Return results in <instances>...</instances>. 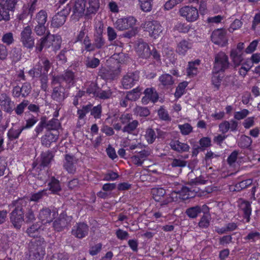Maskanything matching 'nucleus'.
Here are the masks:
<instances>
[{
	"mask_svg": "<svg viewBox=\"0 0 260 260\" xmlns=\"http://www.w3.org/2000/svg\"><path fill=\"white\" fill-rule=\"evenodd\" d=\"M46 245V241L41 237L31 240L29 244L28 260H43Z\"/></svg>",
	"mask_w": 260,
	"mask_h": 260,
	"instance_id": "obj_1",
	"label": "nucleus"
},
{
	"mask_svg": "<svg viewBox=\"0 0 260 260\" xmlns=\"http://www.w3.org/2000/svg\"><path fill=\"white\" fill-rule=\"evenodd\" d=\"M72 220V216H69L66 212H63L53 221L52 228L55 232H62L71 225Z\"/></svg>",
	"mask_w": 260,
	"mask_h": 260,
	"instance_id": "obj_2",
	"label": "nucleus"
},
{
	"mask_svg": "<svg viewBox=\"0 0 260 260\" xmlns=\"http://www.w3.org/2000/svg\"><path fill=\"white\" fill-rule=\"evenodd\" d=\"M230 62L228 55L223 52H219L215 55L213 71L223 72L229 69Z\"/></svg>",
	"mask_w": 260,
	"mask_h": 260,
	"instance_id": "obj_3",
	"label": "nucleus"
},
{
	"mask_svg": "<svg viewBox=\"0 0 260 260\" xmlns=\"http://www.w3.org/2000/svg\"><path fill=\"white\" fill-rule=\"evenodd\" d=\"M67 6L71 7L72 12L71 17L73 19L79 20L84 14L85 15V0H74Z\"/></svg>",
	"mask_w": 260,
	"mask_h": 260,
	"instance_id": "obj_4",
	"label": "nucleus"
},
{
	"mask_svg": "<svg viewBox=\"0 0 260 260\" xmlns=\"http://www.w3.org/2000/svg\"><path fill=\"white\" fill-rule=\"evenodd\" d=\"M119 119L121 124L125 125L122 129V132L128 134H133L139 125L138 121L133 120L132 115L130 114L121 115Z\"/></svg>",
	"mask_w": 260,
	"mask_h": 260,
	"instance_id": "obj_5",
	"label": "nucleus"
},
{
	"mask_svg": "<svg viewBox=\"0 0 260 260\" xmlns=\"http://www.w3.org/2000/svg\"><path fill=\"white\" fill-rule=\"evenodd\" d=\"M32 34V28L29 25L24 27L20 33V42L27 49H32L35 46V38Z\"/></svg>",
	"mask_w": 260,
	"mask_h": 260,
	"instance_id": "obj_6",
	"label": "nucleus"
},
{
	"mask_svg": "<svg viewBox=\"0 0 260 260\" xmlns=\"http://www.w3.org/2000/svg\"><path fill=\"white\" fill-rule=\"evenodd\" d=\"M71 11V7L67 6L64 9L57 12L53 17L51 21V26L58 28L63 25L67 16Z\"/></svg>",
	"mask_w": 260,
	"mask_h": 260,
	"instance_id": "obj_7",
	"label": "nucleus"
},
{
	"mask_svg": "<svg viewBox=\"0 0 260 260\" xmlns=\"http://www.w3.org/2000/svg\"><path fill=\"white\" fill-rule=\"evenodd\" d=\"M180 15L188 22H193L199 18V12L196 7L189 6L183 7L179 10Z\"/></svg>",
	"mask_w": 260,
	"mask_h": 260,
	"instance_id": "obj_8",
	"label": "nucleus"
},
{
	"mask_svg": "<svg viewBox=\"0 0 260 260\" xmlns=\"http://www.w3.org/2000/svg\"><path fill=\"white\" fill-rule=\"evenodd\" d=\"M144 28L146 31L149 32V35L154 38H156L162 31V27L160 24L156 21H146Z\"/></svg>",
	"mask_w": 260,
	"mask_h": 260,
	"instance_id": "obj_9",
	"label": "nucleus"
},
{
	"mask_svg": "<svg viewBox=\"0 0 260 260\" xmlns=\"http://www.w3.org/2000/svg\"><path fill=\"white\" fill-rule=\"evenodd\" d=\"M57 213L58 211L56 208L51 210L49 208L44 207L40 210L38 217L42 222L50 223L55 218Z\"/></svg>",
	"mask_w": 260,
	"mask_h": 260,
	"instance_id": "obj_10",
	"label": "nucleus"
},
{
	"mask_svg": "<svg viewBox=\"0 0 260 260\" xmlns=\"http://www.w3.org/2000/svg\"><path fill=\"white\" fill-rule=\"evenodd\" d=\"M139 80L138 72L128 73L124 75L122 79V85L124 89H130L133 87Z\"/></svg>",
	"mask_w": 260,
	"mask_h": 260,
	"instance_id": "obj_11",
	"label": "nucleus"
},
{
	"mask_svg": "<svg viewBox=\"0 0 260 260\" xmlns=\"http://www.w3.org/2000/svg\"><path fill=\"white\" fill-rule=\"evenodd\" d=\"M30 206V202L27 198H19L9 205V207H15L14 209L24 214Z\"/></svg>",
	"mask_w": 260,
	"mask_h": 260,
	"instance_id": "obj_12",
	"label": "nucleus"
},
{
	"mask_svg": "<svg viewBox=\"0 0 260 260\" xmlns=\"http://www.w3.org/2000/svg\"><path fill=\"white\" fill-rule=\"evenodd\" d=\"M136 19L133 16L118 19L114 25L119 30H124L133 27L136 24Z\"/></svg>",
	"mask_w": 260,
	"mask_h": 260,
	"instance_id": "obj_13",
	"label": "nucleus"
},
{
	"mask_svg": "<svg viewBox=\"0 0 260 260\" xmlns=\"http://www.w3.org/2000/svg\"><path fill=\"white\" fill-rule=\"evenodd\" d=\"M0 106L8 113H11L14 110V102L11 100L8 94L4 92L0 94Z\"/></svg>",
	"mask_w": 260,
	"mask_h": 260,
	"instance_id": "obj_14",
	"label": "nucleus"
},
{
	"mask_svg": "<svg viewBox=\"0 0 260 260\" xmlns=\"http://www.w3.org/2000/svg\"><path fill=\"white\" fill-rule=\"evenodd\" d=\"M209 207L205 204L202 206L196 205L187 208L185 211V214L189 218L196 219L202 212H209Z\"/></svg>",
	"mask_w": 260,
	"mask_h": 260,
	"instance_id": "obj_15",
	"label": "nucleus"
},
{
	"mask_svg": "<svg viewBox=\"0 0 260 260\" xmlns=\"http://www.w3.org/2000/svg\"><path fill=\"white\" fill-rule=\"evenodd\" d=\"M75 74L71 70H66L62 74L58 76L54 79L57 83L61 84L64 82L69 88L75 83Z\"/></svg>",
	"mask_w": 260,
	"mask_h": 260,
	"instance_id": "obj_16",
	"label": "nucleus"
},
{
	"mask_svg": "<svg viewBox=\"0 0 260 260\" xmlns=\"http://www.w3.org/2000/svg\"><path fill=\"white\" fill-rule=\"evenodd\" d=\"M88 231V226L86 223L79 222L73 226L72 234L77 238L82 239L87 235Z\"/></svg>",
	"mask_w": 260,
	"mask_h": 260,
	"instance_id": "obj_17",
	"label": "nucleus"
},
{
	"mask_svg": "<svg viewBox=\"0 0 260 260\" xmlns=\"http://www.w3.org/2000/svg\"><path fill=\"white\" fill-rule=\"evenodd\" d=\"M9 217L10 221L14 228L19 230L21 227L23 222L24 221V214L20 213V212L14 209L10 213Z\"/></svg>",
	"mask_w": 260,
	"mask_h": 260,
	"instance_id": "obj_18",
	"label": "nucleus"
},
{
	"mask_svg": "<svg viewBox=\"0 0 260 260\" xmlns=\"http://www.w3.org/2000/svg\"><path fill=\"white\" fill-rule=\"evenodd\" d=\"M211 40L215 44L223 46L227 42L225 31L223 29H216L211 35Z\"/></svg>",
	"mask_w": 260,
	"mask_h": 260,
	"instance_id": "obj_19",
	"label": "nucleus"
},
{
	"mask_svg": "<svg viewBox=\"0 0 260 260\" xmlns=\"http://www.w3.org/2000/svg\"><path fill=\"white\" fill-rule=\"evenodd\" d=\"M65 90V88L61 84L54 87L51 93V98L59 103L62 102L67 97Z\"/></svg>",
	"mask_w": 260,
	"mask_h": 260,
	"instance_id": "obj_20",
	"label": "nucleus"
},
{
	"mask_svg": "<svg viewBox=\"0 0 260 260\" xmlns=\"http://www.w3.org/2000/svg\"><path fill=\"white\" fill-rule=\"evenodd\" d=\"M58 139V132L55 131L54 133L48 131L41 138V143L42 145L49 148L51 143L56 142Z\"/></svg>",
	"mask_w": 260,
	"mask_h": 260,
	"instance_id": "obj_21",
	"label": "nucleus"
},
{
	"mask_svg": "<svg viewBox=\"0 0 260 260\" xmlns=\"http://www.w3.org/2000/svg\"><path fill=\"white\" fill-rule=\"evenodd\" d=\"M76 158L74 155L66 154L63 162V168L69 173L74 174L76 171Z\"/></svg>",
	"mask_w": 260,
	"mask_h": 260,
	"instance_id": "obj_22",
	"label": "nucleus"
},
{
	"mask_svg": "<svg viewBox=\"0 0 260 260\" xmlns=\"http://www.w3.org/2000/svg\"><path fill=\"white\" fill-rule=\"evenodd\" d=\"M136 51L138 55L143 58H147L151 55L149 46L147 43L143 41H140L138 43Z\"/></svg>",
	"mask_w": 260,
	"mask_h": 260,
	"instance_id": "obj_23",
	"label": "nucleus"
},
{
	"mask_svg": "<svg viewBox=\"0 0 260 260\" xmlns=\"http://www.w3.org/2000/svg\"><path fill=\"white\" fill-rule=\"evenodd\" d=\"M239 208L242 212L243 218L246 220V222H249L252 211L250 203L247 201L241 200L239 204Z\"/></svg>",
	"mask_w": 260,
	"mask_h": 260,
	"instance_id": "obj_24",
	"label": "nucleus"
},
{
	"mask_svg": "<svg viewBox=\"0 0 260 260\" xmlns=\"http://www.w3.org/2000/svg\"><path fill=\"white\" fill-rule=\"evenodd\" d=\"M169 145L172 150L179 153L188 152L190 148L187 143H182L176 140L171 141Z\"/></svg>",
	"mask_w": 260,
	"mask_h": 260,
	"instance_id": "obj_25",
	"label": "nucleus"
},
{
	"mask_svg": "<svg viewBox=\"0 0 260 260\" xmlns=\"http://www.w3.org/2000/svg\"><path fill=\"white\" fill-rule=\"evenodd\" d=\"M100 8V0H88L86 7L85 15L87 16L94 15Z\"/></svg>",
	"mask_w": 260,
	"mask_h": 260,
	"instance_id": "obj_26",
	"label": "nucleus"
},
{
	"mask_svg": "<svg viewBox=\"0 0 260 260\" xmlns=\"http://www.w3.org/2000/svg\"><path fill=\"white\" fill-rule=\"evenodd\" d=\"M99 31H98L94 36V40L93 43V51L95 49L102 48L105 45V40L102 35V30L99 27Z\"/></svg>",
	"mask_w": 260,
	"mask_h": 260,
	"instance_id": "obj_27",
	"label": "nucleus"
},
{
	"mask_svg": "<svg viewBox=\"0 0 260 260\" xmlns=\"http://www.w3.org/2000/svg\"><path fill=\"white\" fill-rule=\"evenodd\" d=\"M145 96L142 99L143 103L147 102V99H149L153 103H155L158 101V95L153 88H147L144 91Z\"/></svg>",
	"mask_w": 260,
	"mask_h": 260,
	"instance_id": "obj_28",
	"label": "nucleus"
},
{
	"mask_svg": "<svg viewBox=\"0 0 260 260\" xmlns=\"http://www.w3.org/2000/svg\"><path fill=\"white\" fill-rule=\"evenodd\" d=\"M43 231L42 225L39 222H36L32 224L26 230V233L30 237L37 238L38 236Z\"/></svg>",
	"mask_w": 260,
	"mask_h": 260,
	"instance_id": "obj_29",
	"label": "nucleus"
},
{
	"mask_svg": "<svg viewBox=\"0 0 260 260\" xmlns=\"http://www.w3.org/2000/svg\"><path fill=\"white\" fill-rule=\"evenodd\" d=\"M191 48V44L188 41L182 40L177 45L176 52L180 55H185L188 50Z\"/></svg>",
	"mask_w": 260,
	"mask_h": 260,
	"instance_id": "obj_30",
	"label": "nucleus"
},
{
	"mask_svg": "<svg viewBox=\"0 0 260 260\" xmlns=\"http://www.w3.org/2000/svg\"><path fill=\"white\" fill-rule=\"evenodd\" d=\"M243 53L232 49L230 56L235 68L239 66L243 60Z\"/></svg>",
	"mask_w": 260,
	"mask_h": 260,
	"instance_id": "obj_31",
	"label": "nucleus"
},
{
	"mask_svg": "<svg viewBox=\"0 0 260 260\" xmlns=\"http://www.w3.org/2000/svg\"><path fill=\"white\" fill-rule=\"evenodd\" d=\"M49 190L53 194H57L61 190L59 180L54 177H51L50 181L48 183Z\"/></svg>",
	"mask_w": 260,
	"mask_h": 260,
	"instance_id": "obj_32",
	"label": "nucleus"
},
{
	"mask_svg": "<svg viewBox=\"0 0 260 260\" xmlns=\"http://www.w3.org/2000/svg\"><path fill=\"white\" fill-rule=\"evenodd\" d=\"M100 73L103 78L106 80L114 79L118 73V71L113 70L110 68H104L102 69Z\"/></svg>",
	"mask_w": 260,
	"mask_h": 260,
	"instance_id": "obj_33",
	"label": "nucleus"
},
{
	"mask_svg": "<svg viewBox=\"0 0 260 260\" xmlns=\"http://www.w3.org/2000/svg\"><path fill=\"white\" fill-rule=\"evenodd\" d=\"M209 212H203V215L201 217L198 223V226L201 229H207L210 223L211 215Z\"/></svg>",
	"mask_w": 260,
	"mask_h": 260,
	"instance_id": "obj_34",
	"label": "nucleus"
},
{
	"mask_svg": "<svg viewBox=\"0 0 260 260\" xmlns=\"http://www.w3.org/2000/svg\"><path fill=\"white\" fill-rule=\"evenodd\" d=\"M200 61L196 60L193 62H189L187 68V75L189 77H193L198 73V66H199Z\"/></svg>",
	"mask_w": 260,
	"mask_h": 260,
	"instance_id": "obj_35",
	"label": "nucleus"
},
{
	"mask_svg": "<svg viewBox=\"0 0 260 260\" xmlns=\"http://www.w3.org/2000/svg\"><path fill=\"white\" fill-rule=\"evenodd\" d=\"M159 81L165 87L171 86L174 83V80L172 76L169 74L161 75L159 77Z\"/></svg>",
	"mask_w": 260,
	"mask_h": 260,
	"instance_id": "obj_36",
	"label": "nucleus"
},
{
	"mask_svg": "<svg viewBox=\"0 0 260 260\" xmlns=\"http://www.w3.org/2000/svg\"><path fill=\"white\" fill-rule=\"evenodd\" d=\"M23 130V128H22V127H19L17 128L15 127L11 128L7 133L9 139L11 141H13L18 139Z\"/></svg>",
	"mask_w": 260,
	"mask_h": 260,
	"instance_id": "obj_37",
	"label": "nucleus"
},
{
	"mask_svg": "<svg viewBox=\"0 0 260 260\" xmlns=\"http://www.w3.org/2000/svg\"><path fill=\"white\" fill-rule=\"evenodd\" d=\"M245 241L249 243H255L260 240V233L254 231H251L244 238Z\"/></svg>",
	"mask_w": 260,
	"mask_h": 260,
	"instance_id": "obj_38",
	"label": "nucleus"
},
{
	"mask_svg": "<svg viewBox=\"0 0 260 260\" xmlns=\"http://www.w3.org/2000/svg\"><path fill=\"white\" fill-rule=\"evenodd\" d=\"M141 90L142 88L138 87L129 91H128L126 95V99L128 101H135L137 100L140 98Z\"/></svg>",
	"mask_w": 260,
	"mask_h": 260,
	"instance_id": "obj_39",
	"label": "nucleus"
},
{
	"mask_svg": "<svg viewBox=\"0 0 260 260\" xmlns=\"http://www.w3.org/2000/svg\"><path fill=\"white\" fill-rule=\"evenodd\" d=\"M166 193V190L162 188H155L152 190L153 198L156 202L161 201Z\"/></svg>",
	"mask_w": 260,
	"mask_h": 260,
	"instance_id": "obj_40",
	"label": "nucleus"
},
{
	"mask_svg": "<svg viewBox=\"0 0 260 260\" xmlns=\"http://www.w3.org/2000/svg\"><path fill=\"white\" fill-rule=\"evenodd\" d=\"M60 127V123L57 119L52 118L48 121H46V128L49 131H57Z\"/></svg>",
	"mask_w": 260,
	"mask_h": 260,
	"instance_id": "obj_41",
	"label": "nucleus"
},
{
	"mask_svg": "<svg viewBox=\"0 0 260 260\" xmlns=\"http://www.w3.org/2000/svg\"><path fill=\"white\" fill-rule=\"evenodd\" d=\"M6 5L0 4V21L4 20L9 21L10 19L9 11Z\"/></svg>",
	"mask_w": 260,
	"mask_h": 260,
	"instance_id": "obj_42",
	"label": "nucleus"
},
{
	"mask_svg": "<svg viewBox=\"0 0 260 260\" xmlns=\"http://www.w3.org/2000/svg\"><path fill=\"white\" fill-rule=\"evenodd\" d=\"M24 221L26 223L34 222L36 220V216L33 209V206H31L24 213Z\"/></svg>",
	"mask_w": 260,
	"mask_h": 260,
	"instance_id": "obj_43",
	"label": "nucleus"
},
{
	"mask_svg": "<svg viewBox=\"0 0 260 260\" xmlns=\"http://www.w3.org/2000/svg\"><path fill=\"white\" fill-rule=\"evenodd\" d=\"M47 14L45 10L40 11L36 16L34 21H36L38 24H45L47 21Z\"/></svg>",
	"mask_w": 260,
	"mask_h": 260,
	"instance_id": "obj_44",
	"label": "nucleus"
},
{
	"mask_svg": "<svg viewBox=\"0 0 260 260\" xmlns=\"http://www.w3.org/2000/svg\"><path fill=\"white\" fill-rule=\"evenodd\" d=\"M145 137L149 144H152L157 137L154 130L152 128H148L146 131Z\"/></svg>",
	"mask_w": 260,
	"mask_h": 260,
	"instance_id": "obj_45",
	"label": "nucleus"
},
{
	"mask_svg": "<svg viewBox=\"0 0 260 260\" xmlns=\"http://www.w3.org/2000/svg\"><path fill=\"white\" fill-rule=\"evenodd\" d=\"M53 157L52 153L49 151L42 153L41 166L47 167L50 163Z\"/></svg>",
	"mask_w": 260,
	"mask_h": 260,
	"instance_id": "obj_46",
	"label": "nucleus"
},
{
	"mask_svg": "<svg viewBox=\"0 0 260 260\" xmlns=\"http://www.w3.org/2000/svg\"><path fill=\"white\" fill-rule=\"evenodd\" d=\"M252 142V139L250 137L245 135L242 136L238 143V145L241 148H247L251 145Z\"/></svg>",
	"mask_w": 260,
	"mask_h": 260,
	"instance_id": "obj_47",
	"label": "nucleus"
},
{
	"mask_svg": "<svg viewBox=\"0 0 260 260\" xmlns=\"http://www.w3.org/2000/svg\"><path fill=\"white\" fill-rule=\"evenodd\" d=\"M252 182L253 181L251 179H248L237 183L235 185V189L237 191H239L245 189L251 185Z\"/></svg>",
	"mask_w": 260,
	"mask_h": 260,
	"instance_id": "obj_48",
	"label": "nucleus"
},
{
	"mask_svg": "<svg viewBox=\"0 0 260 260\" xmlns=\"http://www.w3.org/2000/svg\"><path fill=\"white\" fill-rule=\"evenodd\" d=\"M134 112L136 115L140 117H146L150 114V111L147 107L137 106L134 109Z\"/></svg>",
	"mask_w": 260,
	"mask_h": 260,
	"instance_id": "obj_49",
	"label": "nucleus"
},
{
	"mask_svg": "<svg viewBox=\"0 0 260 260\" xmlns=\"http://www.w3.org/2000/svg\"><path fill=\"white\" fill-rule=\"evenodd\" d=\"M92 105L89 104L85 106H83L81 109L77 111V114L78 115V118L79 120H82L84 118L86 114L90 112L91 110Z\"/></svg>",
	"mask_w": 260,
	"mask_h": 260,
	"instance_id": "obj_50",
	"label": "nucleus"
},
{
	"mask_svg": "<svg viewBox=\"0 0 260 260\" xmlns=\"http://www.w3.org/2000/svg\"><path fill=\"white\" fill-rule=\"evenodd\" d=\"M187 84V82H183L179 84L175 92V96L176 98H179L183 94Z\"/></svg>",
	"mask_w": 260,
	"mask_h": 260,
	"instance_id": "obj_51",
	"label": "nucleus"
},
{
	"mask_svg": "<svg viewBox=\"0 0 260 260\" xmlns=\"http://www.w3.org/2000/svg\"><path fill=\"white\" fill-rule=\"evenodd\" d=\"M45 196H47V189H44L32 194L29 200L30 202H38Z\"/></svg>",
	"mask_w": 260,
	"mask_h": 260,
	"instance_id": "obj_52",
	"label": "nucleus"
},
{
	"mask_svg": "<svg viewBox=\"0 0 260 260\" xmlns=\"http://www.w3.org/2000/svg\"><path fill=\"white\" fill-rule=\"evenodd\" d=\"M49 38L52 42V46L54 48V50H58L60 48L61 42L60 37L58 35H52Z\"/></svg>",
	"mask_w": 260,
	"mask_h": 260,
	"instance_id": "obj_53",
	"label": "nucleus"
},
{
	"mask_svg": "<svg viewBox=\"0 0 260 260\" xmlns=\"http://www.w3.org/2000/svg\"><path fill=\"white\" fill-rule=\"evenodd\" d=\"M178 127L183 135H188L192 131V127L188 123L179 124Z\"/></svg>",
	"mask_w": 260,
	"mask_h": 260,
	"instance_id": "obj_54",
	"label": "nucleus"
},
{
	"mask_svg": "<svg viewBox=\"0 0 260 260\" xmlns=\"http://www.w3.org/2000/svg\"><path fill=\"white\" fill-rule=\"evenodd\" d=\"M29 102L27 100H23L18 104L16 108H14L16 114L18 115H21L24 112L25 108L28 105Z\"/></svg>",
	"mask_w": 260,
	"mask_h": 260,
	"instance_id": "obj_55",
	"label": "nucleus"
},
{
	"mask_svg": "<svg viewBox=\"0 0 260 260\" xmlns=\"http://www.w3.org/2000/svg\"><path fill=\"white\" fill-rule=\"evenodd\" d=\"M100 64V60L95 57L89 58L88 57L85 61V65L87 68H95Z\"/></svg>",
	"mask_w": 260,
	"mask_h": 260,
	"instance_id": "obj_56",
	"label": "nucleus"
},
{
	"mask_svg": "<svg viewBox=\"0 0 260 260\" xmlns=\"http://www.w3.org/2000/svg\"><path fill=\"white\" fill-rule=\"evenodd\" d=\"M91 115L93 116L95 119H99L102 115V106L101 105H98L96 106L91 107V110H90Z\"/></svg>",
	"mask_w": 260,
	"mask_h": 260,
	"instance_id": "obj_57",
	"label": "nucleus"
},
{
	"mask_svg": "<svg viewBox=\"0 0 260 260\" xmlns=\"http://www.w3.org/2000/svg\"><path fill=\"white\" fill-rule=\"evenodd\" d=\"M219 72H214L213 70L212 71V82L214 86L217 88H218L220 85L222 78V77L219 75Z\"/></svg>",
	"mask_w": 260,
	"mask_h": 260,
	"instance_id": "obj_58",
	"label": "nucleus"
},
{
	"mask_svg": "<svg viewBox=\"0 0 260 260\" xmlns=\"http://www.w3.org/2000/svg\"><path fill=\"white\" fill-rule=\"evenodd\" d=\"M152 1L140 0V7L144 12H149L152 9L151 2Z\"/></svg>",
	"mask_w": 260,
	"mask_h": 260,
	"instance_id": "obj_59",
	"label": "nucleus"
},
{
	"mask_svg": "<svg viewBox=\"0 0 260 260\" xmlns=\"http://www.w3.org/2000/svg\"><path fill=\"white\" fill-rule=\"evenodd\" d=\"M190 28V26L186 23L178 22L175 25L174 29L180 32L186 33Z\"/></svg>",
	"mask_w": 260,
	"mask_h": 260,
	"instance_id": "obj_60",
	"label": "nucleus"
},
{
	"mask_svg": "<svg viewBox=\"0 0 260 260\" xmlns=\"http://www.w3.org/2000/svg\"><path fill=\"white\" fill-rule=\"evenodd\" d=\"M41 61L42 64V67L41 68L40 73H38V74H41V70L42 68L44 69V73H48V72L49 71V69L51 67V63L50 62L49 60L46 57H43L41 59Z\"/></svg>",
	"mask_w": 260,
	"mask_h": 260,
	"instance_id": "obj_61",
	"label": "nucleus"
},
{
	"mask_svg": "<svg viewBox=\"0 0 260 260\" xmlns=\"http://www.w3.org/2000/svg\"><path fill=\"white\" fill-rule=\"evenodd\" d=\"M112 93V92L110 89H108L107 90H102L99 89L95 97L103 100L108 99L111 96Z\"/></svg>",
	"mask_w": 260,
	"mask_h": 260,
	"instance_id": "obj_62",
	"label": "nucleus"
},
{
	"mask_svg": "<svg viewBox=\"0 0 260 260\" xmlns=\"http://www.w3.org/2000/svg\"><path fill=\"white\" fill-rule=\"evenodd\" d=\"M48 35L41 38L36 44V51L37 52H41L47 43Z\"/></svg>",
	"mask_w": 260,
	"mask_h": 260,
	"instance_id": "obj_63",
	"label": "nucleus"
},
{
	"mask_svg": "<svg viewBox=\"0 0 260 260\" xmlns=\"http://www.w3.org/2000/svg\"><path fill=\"white\" fill-rule=\"evenodd\" d=\"M98 90L97 84L94 82H91L86 89V92L89 95L92 94L93 96H96Z\"/></svg>",
	"mask_w": 260,
	"mask_h": 260,
	"instance_id": "obj_64",
	"label": "nucleus"
}]
</instances>
